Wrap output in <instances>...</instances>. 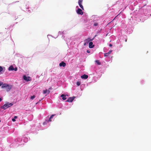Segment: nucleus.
<instances>
[{
  "label": "nucleus",
  "instance_id": "20e7f679",
  "mask_svg": "<svg viewBox=\"0 0 151 151\" xmlns=\"http://www.w3.org/2000/svg\"><path fill=\"white\" fill-rule=\"evenodd\" d=\"M83 2V0H79L78 1V4L79 5L80 7L83 10H84V8L83 5H82V3Z\"/></svg>",
  "mask_w": 151,
  "mask_h": 151
},
{
  "label": "nucleus",
  "instance_id": "9b49d317",
  "mask_svg": "<svg viewBox=\"0 0 151 151\" xmlns=\"http://www.w3.org/2000/svg\"><path fill=\"white\" fill-rule=\"evenodd\" d=\"M81 77V78L82 79H86L88 78V76L87 75L84 74Z\"/></svg>",
  "mask_w": 151,
  "mask_h": 151
},
{
  "label": "nucleus",
  "instance_id": "f8f14e48",
  "mask_svg": "<svg viewBox=\"0 0 151 151\" xmlns=\"http://www.w3.org/2000/svg\"><path fill=\"white\" fill-rule=\"evenodd\" d=\"M50 91L49 90H48L47 89H46L45 90H44L43 91V93L44 94H45L46 93H47V94H48Z\"/></svg>",
  "mask_w": 151,
  "mask_h": 151
},
{
  "label": "nucleus",
  "instance_id": "ddd939ff",
  "mask_svg": "<svg viewBox=\"0 0 151 151\" xmlns=\"http://www.w3.org/2000/svg\"><path fill=\"white\" fill-rule=\"evenodd\" d=\"M60 97H62V99L64 100H65L66 99V96L63 94L61 95Z\"/></svg>",
  "mask_w": 151,
  "mask_h": 151
},
{
  "label": "nucleus",
  "instance_id": "393cba45",
  "mask_svg": "<svg viewBox=\"0 0 151 151\" xmlns=\"http://www.w3.org/2000/svg\"><path fill=\"white\" fill-rule=\"evenodd\" d=\"M17 116H14V119H17Z\"/></svg>",
  "mask_w": 151,
  "mask_h": 151
},
{
  "label": "nucleus",
  "instance_id": "412c9836",
  "mask_svg": "<svg viewBox=\"0 0 151 151\" xmlns=\"http://www.w3.org/2000/svg\"><path fill=\"white\" fill-rule=\"evenodd\" d=\"M3 83L0 82V86H2L3 85Z\"/></svg>",
  "mask_w": 151,
  "mask_h": 151
},
{
  "label": "nucleus",
  "instance_id": "7ed1b4c3",
  "mask_svg": "<svg viewBox=\"0 0 151 151\" xmlns=\"http://www.w3.org/2000/svg\"><path fill=\"white\" fill-rule=\"evenodd\" d=\"M8 70L9 71L14 70L15 71H16L17 70V67L14 68L12 65H11L9 68Z\"/></svg>",
  "mask_w": 151,
  "mask_h": 151
},
{
  "label": "nucleus",
  "instance_id": "a878e982",
  "mask_svg": "<svg viewBox=\"0 0 151 151\" xmlns=\"http://www.w3.org/2000/svg\"><path fill=\"white\" fill-rule=\"evenodd\" d=\"M87 52H88V53H89L90 52V51L88 50H87Z\"/></svg>",
  "mask_w": 151,
  "mask_h": 151
},
{
  "label": "nucleus",
  "instance_id": "f3484780",
  "mask_svg": "<svg viewBox=\"0 0 151 151\" xmlns=\"http://www.w3.org/2000/svg\"><path fill=\"white\" fill-rule=\"evenodd\" d=\"M81 84V83L80 82H77L76 83V85L77 86H79Z\"/></svg>",
  "mask_w": 151,
  "mask_h": 151
},
{
  "label": "nucleus",
  "instance_id": "5701e85b",
  "mask_svg": "<svg viewBox=\"0 0 151 151\" xmlns=\"http://www.w3.org/2000/svg\"><path fill=\"white\" fill-rule=\"evenodd\" d=\"M12 121H13V122H15L16 121L15 119H14V118L12 119Z\"/></svg>",
  "mask_w": 151,
  "mask_h": 151
},
{
  "label": "nucleus",
  "instance_id": "9d476101",
  "mask_svg": "<svg viewBox=\"0 0 151 151\" xmlns=\"http://www.w3.org/2000/svg\"><path fill=\"white\" fill-rule=\"evenodd\" d=\"M112 51V50H110L108 52L104 53V56L105 57H107L111 53Z\"/></svg>",
  "mask_w": 151,
  "mask_h": 151
},
{
  "label": "nucleus",
  "instance_id": "b1692460",
  "mask_svg": "<svg viewBox=\"0 0 151 151\" xmlns=\"http://www.w3.org/2000/svg\"><path fill=\"white\" fill-rule=\"evenodd\" d=\"M109 46H110V47H111L112 46V45L111 44H110L109 45Z\"/></svg>",
  "mask_w": 151,
  "mask_h": 151
},
{
  "label": "nucleus",
  "instance_id": "6e6552de",
  "mask_svg": "<svg viewBox=\"0 0 151 151\" xmlns=\"http://www.w3.org/2000/svg\"><path fill=\"white\" fill-rule=\"evenodd\" d=\"M59 66L60 67L63 66V67H65L66 66V63L62 61L60 63Z\"/></svg>",
  "mask_w": 151,
  "mask_h": 151
},
{
  "label": "nucleus",
  "instance_id": "bb28decb",
  "mask_svg": "<svg viewBox=\"0 0 151 151\" xmlns=\"http://www.w3.org/2000/svg\"><path fill=\"white\" fill-rule=\"evenodd\" d=\"M2 100V99L0 98V102Z\"/></svg>",
  "mask_w": 151,
  "mask_h": 151
},
{
  "label": "nucleus",
  "instance_id": "39448f33",
  "mask_svg": "<svg viewBox=\"0 0 151 151\" xmlns=\"http://www.w3.org/2000/svg\"><path fill=\"white\" fill-rule=\"evenodd\" d=\"M76 12L78 14L81 15H83V14L82 10L80 8H78V10L76 11Z\"/></svg>",
  "mask_w": 151,
  "mask_h": 151
},
{
  "label": "nucleus",
  "instance_id": "aec40b11",
  "mask_svg": "<svg viewBox=\"0 0 151 151\" xmlns=\"http://www.w3.org/2000/svg\"><path fill=\"white\" fill-rule=\"evenodd\" d=\"M3 70V68L2 67L0 66V72H1Z\"/></svg>",
  "mask_w": 151,
  "mask_h": 151
},
{
  "label": "nucleus",
  "instance_id": "a211bd4d",
  "mask_svg": "<svg viewBox=\"0 0 151 151\" xmlns=\"http://www.w3.org/2000/svg\"><path fill=\"white\" fill-rule=\"evenodd\" d=\"M35 98V95H33L32 96H31V99L32 100L33 99Z\"/></svg>",
  "mask_w": 151,
  "mask_h": 151
},
{
  "label": "nucleus",
  "instance_id": "f257e3e1",
  "mask_svg": "<svg viewBox=\"0 0 151 151\" xmlns=\"http://www.w3.org/2000/svg\"><path fill=\"white\" fill-rule=\"evenodd\" d=\"M1 88H5L6 91H8L11 89L12 86L9 85V84L6 83H3V84L2 86H1Z\"/></svg>",
  "mask_w": 151,
  "mask_h": 151
},
{
  "label": "nucleus",
  "instance_id": "6ab92c4d",
  "mask_svg": "<svg viewBox=\"0 0 151 151\" xmlns=\"http://www.w3.org/2000/svg\"><path fill=\"white\" fill-rule=\"evenodd\" d=\"M98 25V23H95L93 24V26H97Z\"/></svg>",
  "mask_w": 151,
  "mask_h": 151
},
{
  "label": "nucleus",
  "instance_id": "f03ea898",
  "mask_svg": "<svg viewBox=\"0 0 151 151\" xmlns=\"http://www.w3.org/2000/svg\"><path fill=\"white\" fill-rule=\"evenodd\" d=\"M13 104L11 103L8 102L6 104H4L1 108L4 110L8 108L9 107L13 105Z\"/></svg>",
  "mask_w": 151,
  "mask_h": 151
},
{
  "label": "nucleus",
  "instance_id": "423d86ee",
  "mask_svg": "<svg viewBox=\"0 0 151 151\" xmlns=\"http://www.w3.org/2000/svg\"><path fill=\"white\" fill-rule=\"evenodd\" d=\"M75 98V97H69L68 99L66 101L69 102H71L73 101Z\"/></svg>",
  "mask_w": 151,
  "mask_h": 151
},
{
  "label": "nucleus",
  "instance_id": "0eeeda50",
  "mask_svg": "<svg viewBox=\"0 0 151 151\" xmlns=\"http://www.w3.org/2000/svg\"><path fill=\"white\" fill-rule=\"evenodd\" d=\"M23 77V79L26 81H30L29 80L30 77H27L26 76H24Z\"/></svg>",
  "mask_w": 151,
  "mask_h": 151
},
{
  "label": "nucleus",
  "instance_id": "2eb2a0df",
  "mask_svg": "<svg viewBox=\"0 0 151 151\" xmlns=\"http://www.w3.org/2000/svg\"><path fill=\"white\" fill-rule=\"evenodd\" d=\"M55 114H53L50 117L49 119V120H48V122H51V119L53 117L55 116Z\"/></svg>",
  "mask_w": 151,
  "mask_h": 151
},
{
  "label": "nucleus",
  "instance_id": "cd10ccee",
  "mask_svg": "<svg viewBox=\"0 0 151 151\" xmlns=\"http://www.w3.org/2000/svg\"><path fill=\"white\" fill-rule=\"evenodd\" d=\"M1 122V120H0V122Z\"/></svg>",
  "mask_w": 151,
  "mask_h": 151
},
{
  "label": "nucleus",
  "instance_id": "4468645a",
  "mask_svg": "<svg viewBox=\"0 0 151 151\" xmlns=\"http://www.w3.org/2000/svg\"><path fill=\"white\" fill-rule=\"evenodd\" d=\"M92 40V39H91L90 38H88L87 39H86L85 40V42H86L87 43H88V42L90 41H91Z\"/></svg>",
  "mask_w": 151,
  "mask_h": 151
},
{
  "label": "nucleus",
  "instance_id": "4be33fe9",
  "mask_svg": "<svg viewBox=\"0 0 151 151\" xmlns=\"http://www.w3.org/2000/svg\"><path fill=\"white\" fill-rule=\"evenodd\" d=\"M85 42L84 44V46H85L87 44H88V43H87V42Z\"/></svg>",
  "mask_w": 151,
  "mask_h": 151
},
{
  "label": "nucleus",
  "instance_id": "dca6fc26",
  "mask_svg": "<svg viewBox=\"0 0 151 151\" xmlns=\"http://www.w3.org/2000/svg\"><path fill=\"white\" fill-rule=\"evenodd\" d=\"M96 63L98 65H100L101 64V63L98 60H96L95 61Z\"/></svg>",
  "mask_w": 151,
  "mask_h": 151
},
{
  "label": "nucleus",
  "instance_id": "1a4fd4ad",
  "mask_svg": "<svg viewBox=\"0 0 151 151\" xmlns=\"http://www.w3.org/2000/svg\"><path fill=\"white\" fill-rule=\"evenodd\" d=\"M93 43L92 42H90L89 43V47L91 48L94 47V45H93Z\"/></svg>",
  "mask_w": 151,
  "mask_h": 151
}]
</instances>
